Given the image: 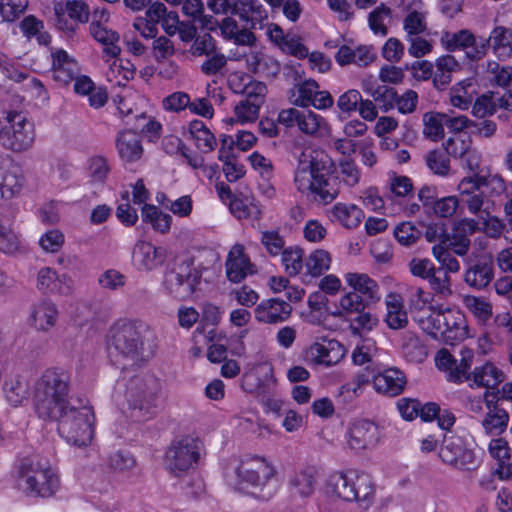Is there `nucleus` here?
<instances>
[{"label": "nucleus", "instance_id": "423d86ee", "mask_svg": "<svg viewBox=\"0 0 512 512\" xmlns=\"http://www.w3.org/2000/svg\"><path fill=\"white\" fill-rule=\"evenodd\" d=\"M149 327L141 321L122 320L109 330L108 345L124 359L137 363L141 357L144 334Z\"/></svg>", "mask_w": 512, "mask_h": 512}, {"label": "nucleus", "instance_id": "a19ab883", "mask_svg": "<svg viewBox=\"0 0 512 512\" xmlns=\"http://www.w3.org/2000/svg\"><path fill=\"white\" fill-rule=\"evenodd\" d=\"M142 220L151 224L152 228L162 234L170 230L172 217L163 213L155 205L145 204L142 207Z\"/></svg>", "mask_w": 512, "mask_h": 512}, {"label": "nucleus", "instance_id": "c756f323", "mask_svg": "<svg viewBox=\"0 0 512 512\" xmlns=\"http://www.w3.org/2000/svg\"><path fill=\"white\" fill-rule=\"evenodd\" d=\"M470 381V386L484 387L485 392L497 393L500 391L497 387L504 381V373L494 364L486 363L474 369Z\"/></svg>", "mask_w": 512, "mask_h": 512}, {"label": "nucleus", "instance_id": "dca6fc26", "mask_svg": "<svg viewBox=\"0 0 512 512\" xmlns=\"http://www.w3.org/2000/svg\"><path fill=\"white\" fill-rule=\"evenodd\" d=\"M491 47L499 59H508L512 55V32L503 26L493 29L488 39H482L480 45L471 53L473 58H482Z\"/></svg>", "mask_w": 512, "mask_h": 512}, {"label": "nucleus", "instance_id": "0eeeda50", "mask_svg": "<svg viewBox=\"0 0 512 512\" xmlns=\"http://www.w3.org/2000/svg\"><path fill=\"white\" fill-rule=\"evenodd\" d=\"M234 473L239 485L254 488L258 491L257 497L262 500L270 499L276 492L275 469L264 458L242 461Z\"/></svg>", "mask_w": 512, "mask_h": 512}, {"label": "nucleus", "instance_id": "9b49d317", "mask_svg": "<svg viewBox=\"0 0 512 512\" xmlns=\"http://www.w3.org/2000/svg\"><path fill=\"white\" fill-rule=\"evenodd\" d=\"M199 282L200 274L192 262L183 261L166 273L164 285L171 295L185 299L194 293Z\"/></svg>", "mask_w": 512, "mask_h": 512}, {"label": "nucleus", "instance_id": "4c0bfd02", "mask_svg": "<svg viewBox=\"0 0 512 512\" xmlns=\"http://www.w3.org/2000/svg\"><path fill=\"white\" fill-rule=\"evenodd\" d=\"M493 279V268L491 263L486 261H479L470 266L466 273L464 280L472 288L482 289L485 288Z\"/></svg>", "mask_w": 512, "mask_h": 512}, {"label": "nucleus", "instance_id": "e2e57ef3", "mask_svg": "<svg viewBox=\"0 0 512 512\" xmlns=\"http://www.w3.org/2000/svg\"><path fill=\"white\" fill-rule=\"evenodd\" d=\"M466 308L481 322H486L492 316V307L485 299L476 296H466Z\"/></svg>", "mask_w": 512, "mask_h": 512}, {"label": "nucleus", "instance_id": "473e14b6", "mask_svg": "<svg viewBox=\"0 0 512 512\" xmlns=\"http://www.w3.org/2000/svg\"><path fill=\"white\" fill-rule=\"evenodd\" d=\"M57 306L49 301L43 300L37 303L32 311L33 326L40 331H48L55 326L58 320Z\"/></svg>", "mask_w": 512, "mask_h": 512}, {"label": "nucleus", "instance_id": "680f3d73", "mask_svg": "<svg viewBox=\"0 0 512 512\" xmlns=\"http://www.w3.org/2000/svg\"><path fill=\"white\" fill-rule=\"evenodd\" d=\"M460 361L456 362L454 371L452 372V381L463 382L464 380H471L472 375L468 374L471 367L474 353L471 349L462 347L460 349Z\"/></svg>", "mask_w": 512, "mask_h": 512}, {"label": "nucleus", "instance_id": "c03bdc74", "mask_svg": "<svg viewBox=\"0 0 512 512\" xmlns=\"http://www.w3.org/2000/svg\"><path fill=\"white\" fill-rule=\"evenodd\" d=\"M3 389L7 401L13 406L21 405L28 399V384L19 377L6 381Z\"/></svg>", "mask_w": 512, "mask_h": 512}, {"label": "nucleus", "instance_id": "ddd939ff", "mask_svg": "<svg viewBox=\"0 0 512 512\" xmlns=\"http://www.w3.org/2000/svg\"><path fill=\"white\" fill-rule=\"evenodd\" d=\"M439 458L456 469L469 470L475 465V454L458 435H445L439 449Z\"/></svg>", "mask_w": 512, "mask_h": 512}, {"label": "nucleus", "instance_id": "13d9d810", "mask_svg": "<svg viewBox=\"0 0 512 512\" xmlns=\"http://www.w3.org/2000/svg\"><path fill=\"white\" fill-rule=\"evenodd\" d=\"M297 91V97L293 103L302 108H308L319 89L318 83L313 79L305 80L295 87Z\"/></svg>", "mask_w": 512, "mask_h": 512}, {"label": "nucleus", "instance_id": "4d7b16f0", "mask_svg": "<svg viewBox=\"0 0 512 512\" xmlns=\"http://www.w3.org/2000/svg\"><path fill=\"white\" fill-rule=\"evenodd\" d=\"M281 262L285 268V271L290 276L297 275L302 267V250L298 247H289L283 250L281 254Z\"/></svg>", "mask_w": 512, "mask_h": 512}, {"label": "nucleus", "instance_id": "052dcab7", "mask_svg": "<svg viewBox=\"0 0 512 512\" xmlns=\"http://www.w3.org/2000/svg\"><path fill=\"white\" fill-rule=\"evenodd\" d=\"M442 306H431L430 312L418 318V323L427 334L437 337L441 328Z\"/></svg>", "mask_w": 512, "mask_h": 512}, {"label": "nucleus", "instance_id": "f8f14e48", "mask_svg": "<svg viewBox=\"0 0 512 512\" xmlns=\"http://www.w3.org/2000/svg\"><path fill=\"white\" fill-rule=\"evenodd\" d=\"M200 456V442L192 437H184L171 444L166 452L167 469L178 475L193 467Z\"/></svg>", "mask_w": 512, "mask_h": 512}, {"label": "nucleus", "instance_id": "9d476101", "mask_svg": "<svg viewBox=\"0 0 512 512\" xmlns=\"http://www.w3.org/2000/svg\"><path fill=\"white\" fill-rule=\"evenodd\" d=\"M483 397L488 413L482 426L487 434L499 435L505 431L509 422V413L500 404L504 400H512V383H506L502 391L497 393L485 392Z\"/></svg>", "mask_w": 512, "mask_h": 512}, {"label": "nucleus", "instance_id": "f03ea898", "mask_svg": "<svg viewBox=\"0 0 512 512\" xmlns=\"http://www.w3.org/2000/svg\"><path fill=\"white\" fill-rule=\"evenodd\" d=\"M161 390V381L155 375L134 376L129 381H117L113 398L119 403L123 396L132 410V416L144 419L156 412Z\"/></svg>", "mask_w": 512, "mask_h": 512}, {"label": "nucleus", "instance_id": "a18cd8bd", "mask_svg": "<svg viewBox=\"0 0 512 512\" xmlns=\"http://www.w3.org/2000/svg\"><path fill=\"white\" fill-rule=\"evenodd\" d=\"M427 167L435 175L446 177L450 173V158L447 152L441 149L429 151L424 156Z\"/></svg>", "mask_w": 512, "mask_h": 512}, {"label": "nucleus", "instance_id": "603ef678", "mask_svg": "<svg viewBox=\"0 0 512 512\" xmlns=\"http://www.w3.org/2000/svg\"><path fill=\"white\" fill-rule=\"evenodd\" d=\"M427 281L436 295L445 298L452 294L450 276L442 268L435 267Z\"/></svg>", "mask_w": 512, "mask_h": 512}, {"label": "nucleus", "instance_id": "2f4dec72", "mask_svg": "<svg viewBox=\"0 0 512 512\" xmlns=\"http://www.w3.org/2000/svg\"><path fill=\"white\" fill-rule=\"evenodd\" d=\"M298 129L306 135L322 137L329 133L330 125L320 114L304 108L301 110Z\"/></svg>", "mask_w": 512, "mask_h": 512}, {"label": "nucleus", "instance_id": "72a5a7b5", "mask_svg": "<svg viewBox=\"0 0 512 512\" xmlns=\"http://www.w3.org/2000/svg\"><path fill=\"white\" fill-rule=\"evenodd\" d=\"M331 216L341 226L354 229L362 222L364 212L355 204L336 203L331 209Z\"/></svg>", "mask_w": 512, "mask_h": 512}, {"label": "nucleus", "instance_id": "a878e982", "mask_svg": "<svg viewBox=\"0 0 512 512\" xmlns=\"http://www.w3.org/2000/svg\"><path fill=\"white\" fill-rule=\"evenodd\" d=\"M37 288L43 293L68 295L72 290V280L67 275H58L55 270L46 267L38 272Z\"/></svg>", "mask_w": 512, "mask_h": 512}, {"label": "nucleus", "instance_id": "6e6552de", "mask_svg": "<svg viewBox=\"0 0 512 512\" xmlns=\"http://www.w3.org/2000/svg\"><path fill=\"white\" fill-rule=\"evenodd\" d=\"M19 483L26 493L52 496L59 487L57 474L34 458H24L19 466Z\"/></svg>", "mask_w": 512, "mask_h": 512}, {"label": "nucleus", "instance_id": "b1692460", "mask_svg": "<svg viewBox=\"0 0 512 512\" xmlns=\"http://www.w3.org/2000/svg\"><path fill=\"white\" fill-rule=\"evenodd\" d=\"M306 353L315 363L329 367L336 365L344 357L345 349L338 341L329 340L313 343Z\"/></svg>", "mask_w": 512, "mask_h": 512}, {"label": "nucleus", "instance_id": "7c9ffc66", "mask_svg": "<svg viewBox=\"0 0 512 512\" xmlns=\"http://www.w3.org/2000/svg\"><path fill=\"white\" fill-rule=\"evenodd\" d=\"M345 280L352 288L351 292H357L368 303L380 300L379 286L367 274L347 273Z\"/></svg>", "mask_w": 512, "mask_h": 512}, {"label": "nucleus", "instance_id": "2eb2a0df", "mask_svg": "<svg viewBox=\"0 0 512 512\" xmlns=\"http://www.w3.org/2000/svg\"><path fill=\"white\" fill-rule=\"evenodd\" d=\"M292 310L291 304L283 298L264 299L254 308V318L261 324L276 325L287 321Z\"/></svg>", "mask_w": 512, "mask_h": 512}, {"label": "nucleus", "instance_id": "864d4df0", "mask_svg": "<svg viewBox=\"0 0 512 512\" xmlns=\"http://www.w3.org/2000/svg\"><path fill=\"white\" fill-rule=\"evenodd\" d=\"M403 28L406 32V38L424 34L427 31L425 14L416 10L409 11L404 19Z\"/></svg>", "mask_w": 512, "mask_h": 512}, {"label": "nucleus", "instance_id": "412c9836", "mask_svg": "<svg viewBox=\"0 0 512 512\" xmlns=\"http://www.w3.org/2000/svg\"><path fill=\"white\" fill-rule=\"evenodd\" d=\"M340 192V182L337 176L330 173V167L323 161L322 169L316 176L311 195L316 202L322 204L331 203Z\"/></svg>", "mask_w": 512, "mask_h": 512}, {"label": "nucleus", "instance_id": "cd10ccee", "mask_svg": "<svg viewBox=\"0 0 512 512\" xmlns=\"http://www.w3.org/2000/svg\"><path fill=\"white\" fill-rule=\"evenodd\" d=\"M111 163L103 155H93L86 160L85 174L87 184L95 189L102 190L111 172Z\"/></svg>", "mask_w": 512, "mask_h": 512}, {"label": "nucleus", "instance_id": "8fccbe9b", "mask_svg": "<svg viewBox=\"0 0 512 512\" xmlns=\"http://www.w3.org/2000/svg\"><path fill=\"white\" fill-rule=\"evenodd\" d=\"M472 87L471 80H463L454 85L450 91V102L454 107L467 110L473 101L472 93L468 91Z\"/></svg>", "mask_w": 512, "mask_h": 512}, {"label": "nucleus", "instance_id": "49530a36", "mask_svg": "<svg viewBox=\"0 0 512 512\" xmlns=\"http://www.w3.org/2000/svg\"><path fill=\"white\" fill-rule=\"evenodd\" d=\"M488 72L493 75L492 80L494 83L506 90L504 95L506 98H508V103L510 104V99H512V90L510 89V82L512 80V67L501 66L497 62H489Z\"/></svg>", "mask_w": 512, "mask_h": 512}, {"label": "nucleus", "instance_id": "f704fd0d", "mask_svg": "<svg viewBox=\"0 0 512 512\" xmlns=\"http://www.w3.org/2000/svg\"><path fill=\"white\" fill-rule=\"evenodd\" d=\"M116 145L120 158L125 162H135L142 156V145L139 136L134 132L120 133Z\"/></svg>", "mask_w": 512, "mask_h": 512}, {"label": "nucleus", "instance_id": "ea45409f", "mask_svg": "<svg viewBox=\"0 0 512 512\" xmlns=\"http://www.w3.org/2000/svg\"><path fill=\"white\" fill-rule=\"evenodd\" d=\"M387 313L385 322L391 329H401L408 323L407 313L403 307L402 301L397 295H389L386 300Z\"/></svg>", "mask_w": 512, "mask_h": 512}, {"label": "nucleus", "instance_id": "e433bc0d", "mask_svg": "<svg viewBox=\"0 0 512 512\" xmlns=\"http://www.w3.org/2000/svg\"><path fill=\"white\" fill-rule=\"evenodd\" d=\"M441 41L448 51L470 48L471 50L467 55L472 59L474 58L471 53H473L475 48L480 45V42L476 41L474 34L467 29L460 30L456 33L445 32Z\"/></svg>", "mask_w": 512, "mask_h": 512}, {"label": "nucleus", "instance_id": "6ab92c4d", "mask_svg": "<svg viewBox=\"0 0 512 512\" xmlns=\"http://www.w3.org/2000/svg\"><path fill=\"white\" fill-rule=\"evenodd\" d=\"M323 160L313 157L311 154L302 152L295 169L294 183L301 193H311L316 176L322 169Z\"/></svg>", "mask_w": 512, "mask_h": 512}, {"label": "nucleus", "instance_id": "5701e85b", "mask_svg": "<svg viewBox=\"0 0 512 512\" xmlns=\"http://www.w3.org/2000/svg\"><path fill=\"white\" fill-rule=\"evenodd\" d=\"M16 211L8 206L0 214V252L14 254L21 247V238L13 228Z\"/></svg>", "mask_w": 512, "mask_h": 512}, {"label": "nucleus", "instance_id": "de8ad7c7", "mask_svg": "<svg viewBox=\"0 0 512 512\" xmlns=\"http://www.w3.org/2000/svg\"><path fill=\"white\" fill-rule=\"evenodd\" d=\"M331 256L328 251L317 249L306 260V268L310 275L317 277L330 268Z\"/></svg>", "mask_w": 512, "mask_h": 512}, {"label": "nucleus", "instance_id": "58836bf2", "mask_svg": "<svg viewBox=\"0 0 512 512\" xmlns=\"http://www.w3.org/2000/svg\"><path fill=\"white\" fill-rule=\"evenodd\" d=\"M331 492L345 501L355 500L352 493L355 486V474L335 473L330 476L328 482Z\"/></svg>", "mask_w": 512, "mask_h": 512}, {"label": "nucleus", "instance_id": "c9c22d12", "mask_svg": "<svg viewBox=\"0 0 512 512\" xmlns=\"http://www.w3.org/2000/svg\"><path fill=\"white\" fill-rule=\"evenodd\" d=\"M508 98L498 93H487L479 96L472 107V114L478 118H485L496 112L497 107L508 109Z\"/></svg>", "mask_w": 512, "mask_h": 512}, {"label": "nucleus", "instance_id": "bb28decb", "mask_svg": "<svg viewBox=\"0 0 512 512\" xmlns=\"http://www.w3.org/2000/svg\"><path fill=\"white\" fill-rule=\"evenodd\" d=\"M78 63L65 50L59 49L52 53L51 75L54 81L67 85L79 74Z\"/></svg>", "mask_w": 512, "mask_h": 512}, {"label": "nucleus", "instance_id": "774afa93", "mask_svg": "<svg viewBox=\"0 0 512 512\" xmlns=\"http://www.w3.org/2000/svg\"><path fill=\"white\" fill-rule=\"evenodd\" d=\"M340 308L347 315L357 314L365 310L368 302L357 292H348L340 298Z\"/></svg>", "mask_w": 512, "mask_h": 512}, {"label": "nucleus", "instance_id": "a211bd4d", "mask_svg": "<svg viewBox=\"0 0 512 512\" xmlns=\"http://www.w3.org/2000/svg\"><path fill=\"white\" fill-rule=\"evenodd\" d=\"M439 334L443 341L449 345L463 341L468 335L464 314L459 310L442 308Z\"/></svg>", "mask_w": 512, "mask_h": 512}, {"label": "nucleus", "instance_id": "6e6d98bb", "mask_svg": "<svg viewBox=\"0 0 512 512\" xmlns=\"http://www.w3.org/2000/svg\"><path fill=\"white\" fill-rule=\"evenodd\" d=\"M443 114L425 113L423 116V135L433 141H437L444 134Z\"/></svg>", "mask_w": 512, "mask_h": 512}, {"label": "nucleus", "instance_id": "4be33fe9", "mask_svg": "<svg viewBox=\"0 0 512 512\" xmlns=\"http://www.w3.org/2000/svg\"><path fill=\"white\" fill-rule=\"evenodd\" d=\"M372 383L377 393L387 397H396L403 392L407 379L401 370L388 368L374 375Z\"/></svg>", "mask_w": 512, "mask_h": 512}, {"label": "nucleus", "instance_id": "1a4fd4ad", "mask_svg": "<svg viewBox=\"0 0 512 512\" xmlns=\"http://www.w3.org/2000/svg\"><path fill=\"white\" fill-rule=\"evenodd\" d=\"M35 140L34 124L26 114L7 111L0 129V143L14 152L29 149Z\"/></svg>", "mask_w": 512, "mask_h": 512}, {"label": "nucleus", "instance_id": "4468645a", "mask_svg": "<svg viewBox=\"0 0 512 512\" xmlns=\"http://www.w3.org/2000/svg\"><path fill=\"white\" fill-rule=\"evenodd\" d=\"M380 440L377 424L367 419L354 421L347 433V444L355 451L374 448Z\"/></svg>", "mask_w": 512, "mask_h": 512}, {"label": "nucleus", "instance_id": "f3484780", "mask_svg": "<svg viewBox=\"0 0 512 512\" xmlns=\"http://www.w3.org/2000/svg\"><path fill=\"white\" fill-rule=\"evenodd\" d=\"M166 259V249L154 246L151 242L139 240L132 250V263L138 271H152Z\"/></svg>", "mask_w": 512, "mask_h": 512}, {"label": "nucleus", "instance_id": "bf43d9fd", "mask_svg": "<svg viewBox=\"0 0 512 512\" xmlns=\"http://www.w3.org/2000/svg\"><path fill=\"white\" fill-rule=\"evenodd\" d=\"M432 254L440 263V267L446 273H456L460 270L459 261L452 255L451 251L443 245H434L432 247Z\"/></svg>", "mask_w": 512, "mask_h": 512}, {"label": "nucleus", "instance_id": "5fc2aeb1", "mask_svg": "<svg viewBox=\"0 0 512 512\" xmlns=\"http://www.w3.org/2000/svg\"><path fill=\"white\" fill-rule=\"evenodd\" d=\"M369 93L383 112H389L395 108L397 92L394 88L378 86L376 89L371 90Z\"/></svg>", "mask_w": 512, "mask_h": 512}, {"label": "nucleus", "instance_id": "7ed1b4c3", "mask_svg": "<svg viewBox=\"0 0 512 512\" xmlns=\"http://www.w3.org/2000/svg\"><path fill=\"white\" fill-rule=\"evenodd\" d=\"M463 203L470 213L495 211L506 192L504 179L499 175L463 178L458 184Z\"/></svg>", "mask_w": 512, "mask_h": 512}, {"label": "nucleus", "instance_id": "09e8293b", "mask_svg": "<svg viewBox=\"0 0 512 512\" xmlns=\"http://www.w3.org/2000/svg\"><path fill=\"white\" fill-rule=\"evenodd\" d=\"M231 213L238 219H246L256 217L260 210L253 203V198L236 196L229 202Z\"/></svg>", "mask_w": 512, "mask_h": 512}, {"label": "nucleus", "instance_id": "aec40b11", "mask_svg": "<svg viewBox=\"0 0 512 512\" xmlns=\"http://www.w3.org/2000/svg\"><path fill=\"white\" fill-rule=\"evenodd\" d=\"M226 275L229 281L239 283L248 275L256 272L249 257L244 253L241 244H235L229 251L226 259Z\"/></svg>", "mask_w": 512, "mask_h": 512}, {"label": "nucleus", "instance_id": "20e7f679", "mask_svg": "<svg viewBox=\"0 0 512 512\" xmlns=\"http://www.w3.org/2000/svg\"><path fill=\"white\" fill-rule=\"evenodd\" d=\"M235 15L243 22V27L240 28L234 18L225 17L219 25L221 35L238 46H253L256 37L251 30L263 27L268 19L266 9L257 0H239Z\"/></svg>", "mask_w": 512, "mask_h": 512}, {"label": "nucleus", "instance_id": "0e129e2a", "mask_svg": "<svg viewBox=\"0 0 512 512\" xmlns=\"http://www.w3.org/2000/svg\"><path fill=\"white\" fill-rule=\"evenodd\" d=\"M28 0H1L0 14L4 21L13 22L24 13Z\"/></svg>", "mask_w": 512, "mask_h": 512}, {"label": "nucleus", "instance_id": "c85d7f7f", "mask_svg": "<svg viewBox=\"0 0 512 512\" xmlns=\"http://www.w3.org/2000/svg\"><path fill=\"white\" fill-rule=\"evenodd\" d=\"M489 451L496 461L493 474L500 480H507L512 476V464L510 463V447L508 441L503 438L491 440Z\"/></svg>", "mask_w": 512, "mask_h": 512}, {"label": "nucleus", "instance_id": "338daca9", "mask_svg": "<svg viewBox=\"0 0 512 512\" xmlns=\"http://www.w3.org/2000/svg\"><path fill=\"white\" fill-rule=\"evenodd\" d=\"M394 236L400 244L410 246L420 238L421 232L411 222H402L395 227Z\"/></svg>", "mask_w": 512, "mask_h": 512}, {"label": "nucleus", "instance_id": "393cba45", "mask_svg": "<svg viewBox=\"0 0 512 512\" xmlns=\"http://www.w3.org/2000/svg\"><path fill=\"white\" fill-rule=\"evenodd\" d=\"M25 177L17 165L5 166L0 157V200L11 199L20 194Z\"/></svg>", "mask_w": 512, "mask_h": 512}, {"label": "nucleus", "instance_id": "69168bd1", "mask_svg": "<svg viewBox=\"0 0 512 512\" xmlns=\"http://www.w3.org/2000/svg\"><path fill=\"white\" fill-rule=\"evenodd\" d=\"M62 9L68 14L71 20L80 23H86L89 21V7L81 0H68L65 3H62Z\"/></svg>", "mask_w": 512, "mask_h": 512}, {"label": "nucleus", "instance_id": "37998d69", "mask_svg": "<svg viewBox=\"0 0 512 512\" xmlns=\"http://www.w3.org/2000/svg\"><path fill=\"white\" fill-rule=\"evenodd\" d=\"M374 492L375 489L370 475L366 473L355 474V486L352 491L356 494L354 501L367 508L372 503Z\"/></svg>", "mask_w": 512, "mask_h": 512}, {"label": "nucleus", "instance_id": "79ce46f5", "mask_svg": "<svg viewBox=\"0 0 512 512\" xmlns=\"http://www.w3.org/2000/svg\"><path fill=\"white\" fill-rule=\"evenodd\" d=\"M316 480L311 470H303L296 473L290 480V491L300 497L310 496L315 489Z\"/></svg>", "mask_w": 512, "mask_h": 512}, {"label": "nucleus", "instance_id": "3c124183", "mask_svg": "<svg viewBox=\"0 0 512 512\" xmlns=\"http://www.w3.org/2000/svg\"><path fill=\"white\" fill-rule=\"evenodd\" d=\"M262 105L251 103L250 101L241 100L234 107L235 117L229 118L230 124L238 122L241 124L254 122L259 116V110Z\"/></svg>", "mask_w": 512, "mask_h": 512}, {"label": "nucleus", "instance_id": "f257e3e1", "mask_svg": "<svg viewBox=\"0 0 512 512\" xmlns=\"http://www.w3.org/2000/svg\"><path fill=\"white\" fill-rule=\"evenodd\" d=\"M71 375L59 367L44 370L34 385V407L38 417L47 420L60 415L63 409L76 402L70 397Z\"/></svg>", "mask_w": 512, "mask_h": 512}, {"label": "nucleus", "instance_id": "39448f33", "mask_svg": "<svg viewBox=\"0 0 512 512\" xmlns=\"http://www.w3.org/2000/svg\"><path fill=\"white\" fill-rule=\"evenodd\" d=\"M47 420L57 423L59 435L71 445L87 446L93 439L94 412L91 406L80 400L63 409L60 415H53Z\"/></svg>", "mask_w": 512, "mask_h": 512}]
</instances>
